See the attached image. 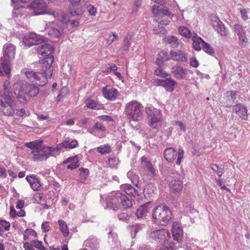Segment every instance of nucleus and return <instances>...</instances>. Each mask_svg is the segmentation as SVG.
<instances>
[{"instance_id":"nucleus-62","label":"nucleus","mask_w":250,"mask_h":250,"mask_svg":"<svg viewBox=\"0 0 250 250\" xmlns=\"http://www.w3.org/2000/svg\"><path fill=\"white\" fill-rule=\"evenodd\" d=\"M216 184L221 187L222 189H226L228 191H229L230 190L227 188L223 184L222 182L220 180H216Z\"/></svg>"},{"instance_id":"nucleus-37","label":"nucleus","mask_w":250,"mask_h":250,"mask_svg":"<svg viewBox=\"0 0 250 250\" xmlns=\"http://www.w3.org/2000/svg\"><path fill=\"white\" fill-rule=\"evenodd\" d=\"M41 71H38L37 72H35L34 74L32 73V77H33L34 78V80H35V83L33 84H32V96H36L38 93H39V89H38V87H37L35 84H37L38 85V86H39V84H38L37 83H39V81H37L35 78V75L36 74H39V73H41ZM43 85H40V86H42Z\"/></svg>"},{"instance_id":"nucleus-9","label":"nucleus","mask_w":250,"mask_h":250,"mask_svg":"<svg viewBox=\"0 0 250 250\" xmlns=\"http://www.w3.org/2000/svg\"><path fill=\"white\" fill-rule=\"evenodd\" d=\"M68 15H63L61 21L57 20L52 23V27L48 31V35L53 38L60 37L64 32L69 21Z\"/></svg>"},{"instance_id":"nucleus-12","label":"nucleus","mask_w":250,"mask_h":250,"mask_svg":"<svg viewBox=\"0 0 250 250\" xmlns=\"http://www.w3.org/2000/svg\"><path fill=\"white\" fill-rule=\"evenodd\" d=\"M6 100L4 102L0 99V113L6 116H12L14 113V103L11 97L5 98Z\"/></svg>"},{"instance_id":"nucleus-54","label":"nucleus","mask_w":250,"mask_h":250,"mask_svg":"<svg viewBox=\"0 0 250 250\" xmlns=\"http://www.w3.org/2000/svg\"><path fill=\"white\" fill-rule=\"evenodd\" d=\"M0 225L6 230H9L10 227V223L4 220H0Z\"/></svg>"},{"instance_id":"nucleus-45","label":"nucleus","mask_w":250,"mask_h":250,"mask_svg":"<svg viewBox=\"0 0 250 250\" xmlns=\"http://www.w3.org/2000/svg\"><path fill=\"white\" fill-rule=\"evenodd\" d=\"M155 74L162 77L163 78H166L168 76H170V75L167 72H166L165 71H164L162 68H158L155 70Z\"/></svg>"},{"instance_id":"nucleus-5","label":"nucleus","mask_w":250,"mask_h":250,"mask_svg":"<svg viewBox=\"0 0 250 250\" xmlns=\"http://www.w3.org/2000/svg\"><path fill=\"white\" fill-rule=\"evenodd\" d=\"M173 215L171 210L166 205L156 207L152 211V218L156 224L166 225L171 221Z\"/></svg>"},{"instance_id":"nucleus-59","label":"nucleus","mask_w":250,"mask_h":250,"mask_svg":"<svg viewBox=\"0 0 250 250\" xmlns=\"http://www.w3.org/2000/svg\"><path fill=\"white\" fill-rule=\"evenodd\" d=\"M98 118L100 120L105 121H112V118L111 116L108 115H103L100 116L98 117Z\"/></svg>"},{"instance_id":"nucleus-64","label":"nucleus","mask_w":250,"mask_h":250,"mask_svg":"<svg viewBox=\"0 0 250 250\" xmlns=\"http://www.w3.org/2000/svg\"><path fill=\"white\" fill-rule=\"evenodd\" d=\"M9 214L10 216L13 218L15 217L17 215V214L16 213V211L14 209V207H10V210Z\"/></svg>"},{"instance_id":"nucleus-49","label":"nucleus","mask_w":250,"mask_h":250,"mask_svg":"<svg viewBox=\"0 0 250 250\" xmlns=\"http://www.w3.org/2000/svg\"><path fill=\"white\" fill-rule=\"evenodd\" d=\"M41 229L43 232H48L50 229V223L48 221L43 222L42 224Z\"/></svg>"},{"instance_id":"nucleus-32","label":"nucleus","mask_w":250,"mask_h":250,"mask_svg":"<svg viewBox=\"0 0 250 250\" xmlns=\"http://www.w3.org/2000/svg\"><path fill=\"white\" fill-rule=\"evenodd\" d=\"M179 34L183 37L189 39L193 36V33L190 30L185 26H180L178 28Z\"/></svg>"},{"instance_id":"nucleus-11","label":"nucleus","mask_w":250,"mask_h":250,"mask_svg":"<svg viewBox=\"0 0 250 250\" xmlns=\"http://www.w3.org/2000/svg\"><path fill=\"white\" fill-rule=\"evenodd\" d=\"M46 3L42 0H35L32 1V14L39 15L44 14L52 15L56 17L58 14L55 11L48 12L46 9Z\"/></svg>"},{"instance_id":"nucleus-22","label":"nucleus","mask_w":250,"mask_h":250,"mask_svg":"<svg viewBox=\"0 0 250 250\" xmlns=\"http://www.w3.org/2000/svg\"><path fill=\"white\" fill-rule=\"evenodd\" d=\"M171 59L174 61L183 62H186L188 61V56L187 54L184 53L182 51L172 50L170 52Z\"/></svg>"},{"instance_id":"nucleus-41","label":"nucleus","mask_w":250,"mask_h":250,"mask_svg":"<svg viewBox=\"0 0 250 250\" xmlns=\"http://www.w3.org/2000/svg\"><path fill=\"white\" fill-rule=\"evenodd\" d=\"M153 32L154 34L157 35H165L167 33V30L164 27L157 25V26L154 27Z\"/></svg>"},{"instance_id":"nucleus-61","label":"nucleus","mask_w":250,"mask_h":250,"mask_svg":"<svg viewBox=\"0 0 250 250\" xmlns=\"http://www.w3.org/2000/svg\"><path fill=\"white\" fill-rule=\"evenodd\" d=\"M6 176L7 174L5 168L3 167H0V177L6 178Z\"/></svg>"},{"instance_id":"nucleus-30","label":"nucleus","mask_w":250,"mask_h":250,"mask_svg":"<svg viewBox=\"0 0 250 250\" xmlns=\"http://www.w3.org/2000/svg\"><path fill=\"white\" fill-rule=\"evenodd\" d=\"M164 157L168 162L172 161L175 157V150L174 148L170 147L166 149L164 152Z\"/></svg>"},{"instance_id":"nucleus-42","label":"nucleus","mask_w":250,"mask_h":250,"mask_svg":"<svg viewBox=\"0 0 250 250\" xmlns=\"http://www.w3.org/2000/svg\"><path fill=\"white\" fill-rule=\"evenodd\" d=\"M41 186V185L38 178L32 175V189L38 190Z\"/></svg>"},{"instance_id":"nucleus-25","label":"nucleus","mask_w":250,"mask_h":250,"mask_svg":"<svg viewBox=\"0 0 250 250\" xmlns=\"http://www.w3.org/2000/svg\"><path fill=\"white\" fill-rule=\"evenodd\" d=\"M85 104L88 108L99 110L103 109L104 106L99 102L92 100L91 98H88L85 100Z\"/></svg>"},{"instance_id":"nucleus-16","label":"nucleus","mask_w":250,"mask_h":250,"mask_svg":"<svg viewBox=\"0 0 250 250\" xmlns=\"http://www.w3.org/2000/svg\"><path fill=\"white\" fill-rule=\"evenodd\" d=\"M156 82L158 85L163 87L168 92H172L176 84V81L170 77L166 79H156Z\"/></svg>"},{"instance_id":"nucleus-33","label":"nucleus","mask_w":250,"mask_h":250,"mask_svg":"<svg viewBox=\"0 0 250 250\" xmlns=\"http://www.w3.org/2000/svg\"><path fill=\"white\" fill-rule=\"evenodd\" d=\"M10 83L8 80L5 81L3 84L4 91L3 93H1V95L0 96L3 97L4 98H8V97H11L12 93L10 90Z\"/></svg>"},{"instance_id":"nucleus-52","label":"nucleus","mask_w":250,"mask_h":250,"mask_svg":"<svg viewBox=\"0 0 250 250\" xmlns=\"http://www.w3.org/2000/svg\"><path fill=\"white\" fill-rule=\"evenodd\" d=\"M87 10L90 15L95 16L97 13V9L92 5L87 6Z\"/></svg>"},{"instance_id":"nucleus-18","label":"nucleus","mask_w":250,"mask_h":250,"mask_svg":"<svg viewBox=\"0 0 250 250\" xmlns=\"http://www.w3.org/2000/svg\"><path fill=\"white\" fill-rule=\"evenodd\" d=\"M211 24L214 29L221 35L227 36L228 34V31L226 29L224 25L218 18L213 17L211 20Z\"/></svg>"},{"instance_id":"nucleus-43","label":"nucleus","mask_w":250,"mask_h":250,"mask_svg":"<svg viewBox=\"0 0 250 250\" xmlns=\"http://www.w3.org/2000/svg\"><path fill=\"white\" fill-rule=\"evenodd\" d=\"M119 164V160L115 157L108 159V165L110 167L116 168Z\"/></svg>"},{"instance_id":"nucleus-40","label":"nucleus","mask_w":250,"mask_h":250,"mask_svg":"<svg viewBox=\"0 0 250 250\" xmlns=\"http://www.w3.org/2000/svg\"><path fill=\"white\" fill-rule=\"evenodd\" d=\"M131 40V36L130 35L127 34L126 36L125 37L123 46V48L124 51H126L128 49L130 45Z\"/></svg>"},{"instance_id":"nucleus-15","label":"nucleus","mask_w":250,"mask_h":250,"mask_svg":"<svg viewBox=\"0 0 250 250\" xmlns=\"http://www.w3.org/2000/svg\"><path fill=\"white\" fill-rule=\"evenodd\" d=\"M102 93L104 97L110 101H114L119 95L118 90L109 85L103 87Z\"/></svg>"},{"instance_id":"nucleus-23","label":"nucleus","mask_w":250,"mask_h":250,"mask_svg":"<svg viewBox=\"0 0 250 250\" xmlns=\"http://www.w3.org/2000/svg\"><path fill=\"white\" fill-rule=\"evenodd\" d=\"M170 192L175 194H179L183 188V182L180 180H174L169 184Z\"/></svg>"},{"instance_id":"nucleus-13","label":"nucleus","mask_w":250,"mask_h":250,"mask_svg":"<svg viewBox=\"0 0 250 250\" xmlns=\"http://www.w3.org/2000/svg\"><path fill=\"white\" fill-rule=\"evenodd\" d=\"M233 32L238 37L239 43L242 46H245L248 42V40L246 37V30L245 28L240 24L235 23L233 25Z\"/></svg>"},{"instance_id":"nucleus-17","label":"nucleus","mask_w":250,"mask_h":250,"mask_svg":"<svg viewBox=\"0 0 250 250\" xmlns=\"http://www.w3.org/2000/svg\"><path fill=\"white\" fill-rule=\"evenodd\" d=\"M152 206L150 202H147L141 206L136 211V215L138 218H142L150 214L152 210Z\"/></svg>"},{"instance_id":"nucleus-58","label":"nucleus","mask_w":250,"mask_h":250,"mask_svg":"<svg viewBox=\"0 0 250 250\" xmlns=\"http://www.w3.org/2000/svg\"><path fill=\"white\" fill-rule=\"evenodd\" d=\"M64 15H68V17H69V15H68V14H65ZM69 21L67 22V23L70 22V25L72 27H77L79 25L80 22H79V21L78 20H74V21H70V18H69Z\"/></svg>"},{"instance_id":"nucleus-26","label":"nucleus","mask_w":250,"mask_h":250,"mask_svg":"<svg viewBox=\"0 0 250 250\" xmlns=\"http://www.w3.org/2000/svg\"><path fill=\"white\" fill-rule=\"evenodd\" d=\"M79 159L77 156H74L72 157H70L65 161H64V164L69 163L67 166L68 169L73 170L77 168L79 165L78 164Z\"/></svg>"},{"instance_id":"nucleus-10","label":"nucleus","mask_w":250,"mask_h":250,"mask_svg":"<svg viewBox=\"0 0 250 250\" xmlns=\"http://www.w3.org/2000/svg\"><path fill=\"white\" fill-rule=\"evenodd\" d=\"M147 238L150 241H156L166 245L170 238V232L167 229L154 230L148 233Z\"/></svg>"},{"instance_id":"nucleus-28","label":"nucleus","mask_w":250,"mask_h":250,"mask_svg":"<svg viewBox=\"0 0 250 250\" xmlns=\"http://www.w3.org/2000/svg\"><path fill=\"white\" fill-rule=\"evenodd\" d=\"M59 228L63 236L66 238L69 236V230L67 225L63 220L58 221Z\"/></svg>"},{"instance_id":"nucleus-3","label":"nucleus","mask_w":250,"mask_h":250,"mask_svg":"<svg viewBox=\"0 0 250 250\" xmlns=\"http://www.w3.org/2000/svg\"><path fill=\"white\" fill-rule=\"evenodd\" d=\"M120 203L125 208H129L132 206V201L126 196L118 191L112 192L106 197L105 208L117 211Z\"/></svg>"},{"instance_id":"nucleus-4","label":"nucleus","mask_w":250,"mask_h":250,"mask_svg":"<svg viewBox=\"0 0 250 250\" xmlns=\"http://www.w3.org/2000/svg\"><path fill=\"white\" fill-rule=\"evenodd\" d=\"M143 108L142 105L135 100L132 101L126 104L125 113L129 120L130 125L133 127H136V122L142 118Z\"/></svg>"},{"instance_id":"nucleus-48","label":"nucleus","mask_w":250,"mask_h":250,"mask_svg":"<svg viewBox=\"0 0 250 250\" xmlns=\"http://www.w3.org/2000/svg\"><path fill=\"white\" fill-rule=\"evenodd\" d=\"M210 167L212 170L216 172L217 174L219 176L221 177L222 175V168H220L218 166L215 164H212L210 166Z\"/></svg>"},{"instance_id":"nucleus-29","label":"nucleus","mask_w":250,"mask_h":250,"mask_svg":"<svg viewBox=\"0 0 250 250\" xmlns=\"http://www.w3.org/2000/svg\"><path fill=\"white\" fill-rule=\"evenodd\" d=\"M144 228V225L139 224L135 225L129 226L127 228V229L130 232L131 237L134 238L135 237L137 233L142 230Z\"/></svg>"},{"instance_id":"nucleus-1","label":"nucleus","mask_w":250,"mask_h":250,"mask_svg":"<svg viewBox=\"0 0 250 250\" xmlns=\"http://www.w3.org/2000/svg\"><path fill=\"white\" fill-rule=\"evenodd\" d=\"M54 49L53 46L47 43L42 44L37 49L38 54L45 57L38 63V65L41 68V72L36 74L34 76L39 81V83H37L39 85H45L47 83L48 78L52 75L50 66L54 62V56L52 55Z\"/></svg>"},{"instance_id":"nucleus-31","label":"nucleus","mask_w":250,"mask_h":250,"mask_svg":"<svg viewBox=\"0 0 250 250\" xmlns=\"http://www.w3.org/2000/svg\"><path fill=\"white\" fill-rule=\"evenodd\" d=\"M163 40L166 43L169 44L173 48H176L179 45L177 38L174 36H168L167 37H165L163 39Z\"/></svg>"},{"instance_id":"nucleus-24","label":"nucleus","mask_w":250,"mask_h":250,"mask_svg":"<svg viewBox=\"0 0 250 250\" xmlns=\"http://www.w3.org/2000/svg\"><path fill=\"white\" fill-rule=\"evenodd\" d=\"M192 39L193 41L192 46L194 49L197 51L201 50L204 41L201 37L198 36L197 34L194 32Z\"/></svg>"},{"instance_id":"nucleus-56","label":"nucleus","mask_w":250,"mask_h":250,"mask_svg":"<svg viewBox=\"0 0 250 250\" xmlns=\"http://www.w3.org/2000/svg\"><path fill=\"white\" fill-rule=\"evenodd\" d=\"M190 64L193 67L196 68L199 66V62L195 58H192L190 60Z\"/></svg>"},{"instance_id":"nucleus-6","label":"nucleus","mask_w":250,"mask_h":250,"mask_svg":"<svg viewBox=\"0 0 250 250\" xmlns=\"http://www.w3.org/2000/svg\"><path fill=\"white\" fill-rule=\"evenodd\" d=\"M3 56L1 65L6 75L9 77L11 71V62L16 54V47L11 44H6L3 47Z\"/></svg>"},{"instance_id":"nucleus-55","label":"nucleus","mask_w":250,"mask_h":250,"mask_svg":"<svg viewBox=\"0 0 250 250\" xmlns=\"http://www.w3.org/2000/svg\"><path fill=\"white\" fill-rule=\"evenodd\" d=\"M240 13L241 18L244 21H246L248 19L247 11L245 9H240Z\"/></svg>"},{"instance_id":"nucleus-57","label":"nucleus","mask_w":250,"mask_h":250,"mask_svg":"<svg viewBox=\"0 0 250 250\" xmlns=\"http://www.w3.org/2000/svg\"><path fill=\"white\" fill-rule=\"evenodd\" d=\"M118 218L120 220L126 221L129 220V216L126 213H122L118 215Z\"/></svg>"},{"instance_id":"nucleus-2","label":"nucleus","mask_w":250,"mask_h":250,"mask_svg":"<svg viewBox=\"0 0 250 250\" xmlns=\"http://www.w3.org/2000/svg\"><path fill=\"white\" fill-rule=\"evenodd\" d=\"M42 139L32 141V157L35 161L45 160L53 156L56 151L60 150L62 147L72 149L78 146V142L76 140L71 142L64 141L58 144L56 147L42 146Z\"/></svg>"},{"instance_id":"nucleus-19","label":"nucleus","mask_w":250,"mask_h":250,"mask_svg":"<svg viewBox=\"0 0 250 250\" xmlns=\"http://www.w3.org/2000/svg\"><path fill=\"white\" fill-rule=\"evenodd\" d=\"M171 232L174 240L180 242L183 237V230L181 225L177 222L172 224Z\"/></svg>"},{"instance_id":"nucleus-38","label":"nucleus","mask_w":250,"mask_h":250,"mask_svg":"<svg viewBox=\"0 0 250 250\" xmlns=\"http://www.w3.org/2000/svg\"><path fill=\"white\" fill-rule=\"evenodd\" d=\"M202 49L207 53L209 55H213L214 51L213 48L210 44L206 42L205 41L202 45Z\"/></svg>"},{"instance_id":"nucleus-34","label":"nucleus","mask_w":250,"mask_h":250,"mask_svg":"<svg viewBox=\"0 0 250 250\" xmlns=\"http://www.w3.org/2000/svg\"><path fill=\"white\" fill-rule=\"evenodd\" d=\"M105 130V127L101 123H97L95 124L94 126L91 129V133L94 135H98L99 132H104Z\"/></svg>"},{"instance_id":"nucleus-47","label":"nucleus","mask_w":250,"mask_h":250,"mask_svg":"<svg viewBox=\"0 0 250 250\" xmlns=\"http://www.w3.org/2000/svg\"><path fill=\"white\" fill-rule=\"evenodd\" d=\"M159 57L162 60V61H167L171 59L170 55L168 56L166 51H162L158 55Z\"/></svg>"},{"instance_id":"nucleus-46","label":"nucleus","mask_w":250,"mask_h":250,"mask_svg":"<svg viewBox=\"0 0 250 250\" xmlns=\"http://www.w3.org/2000/svg\"><path fill=\"white\" fill-rule=\"evenodd\" d=\"M184 150L182 147H179L178 151V157L176 161V164L179 165L183 158Z\"/></svg>"},{"instance_id":"nucleus-50","label":"nucleus","mask_w":250,"mask_h":250,"mask_svg":"<svg viewBox=\"0 0 250 250\" xmlns=\"http://www.w3.org/2000/svg\"><path fill=\"white\" fill-rule=\"evenodd\" d=\"M33 246L40 250H44L45 249L42 245V243L39 241H32V247Z\"/></svg>"},{"instance_id":"nucleus-21","label":"nucleus","mask_w":250,"mask_h":250,"mask_svg":"<svg viewBox=\"0 0 250 250\" xmlns=\"http://www.w3.org/2000/svg\"><path fill=\"white\" fill-rule=\"evenodd\" d=\"M171 73L176 79L182 80L185 79L187 75V70L180 65H176L172 67Z\"/></svg>"},{"instance_id":"nucleus-44","label":"nucleus","mask_w":250,"mask_h":250,"mask_svg":"<svg viewBox=\"0 0 250 250\" xmlns=\"http://www.w3.org/2000/svg\"><path fill=\"white\" fill-rule=\"evenodd\" d=\"M31 38L30 35L25 36L22 40V45L25 48H29L31 45Z\"/></svg>"},{"instance_id":"nucleus-27","label":"nucleus","mask_w":250,"mask_h":250,"mask_svg":"<svg viewBox=\"0 0 250 250\" xmlns=\"http://www.w3.org/2000/svg\"><path fill=\"white\" fill-rule=\"evenodd\" d=\"M121 188L126 194L131 196H135L138 195V191L129 184L122 185Z\"/></svg>"},{"instance_id":"nucleus-53","label":"nucleus","mask_w":250,"mask_h":250,"mask_svg":"<svg viewBox=\"0 0 250 250\" xmlns=\"http://www.w3.org/2000/svg\"><path fill=\"white\" fill-rule=\"evenodd\" d=\"M42 199L41 194L39 192H37L34 194L33 198H32V202L39 203Z\"/></svg>"},{"instance_id":"nucleus-8","label":"nucleus","mask_w":250,"mask_h":250,"mask_svg":"<svg viewBox=\"0 0 250 250\" xmlns=\"http://www.w3.org/2000/svg\"><path fill=\"white\" fill-rule=\"evenodd\" d=\"M146 113L148 116V125L152 128L160 127L163 123V117L161 111L154 107H146Z\"/></svg>"},{"instance_id":"nucleus-20","label":"nucleus","mask_w":250,"mask_h":250,"mask_svg":"<svg viewBox=\"0 0 250 250\" xmlns=\"http://www.w3.org/2000/svg\"><path fill=\"white\" fill-rule=\"evenodd\" d=\"M233 111L237 114L239 117L244 120L248 119V109L246 106L241 104H235L233 107Z\"/></svg>"},{"instance_id":"nucleus-14","label":"nucleus","mask_w":250,"mask_h":250,"mask_svg":"<svg viewBox=\"0 0 250 250\" xmlns=\"http://www.w3.org/2000/svg\"><path fill=\"white\" fill-rule=\"evenodd\" d=\"M15 94L21 103H24L30 99V95L24 90L21 83H15L13 85Z\"/></svg>"},{"instance_id":"nucleus-51","label":"nucleus","mask_w":250,"mask_h":250,"mask_svg":"<svg viewBox=\"0 0 250 250\" xmlns=\"http://www.w3.org/2000/svg\"><path fill=\"white\" fill-rule=\"evenodd\" d=\"M110 237H112V243L114 244H116L117 246H120V243H118L117 241V236L115 234H113L111 232H109L108 233V238L110 239Z\"/></svg>"},{"instance_id":"nucleus-63","label":"nucleus","mask_w":250,"mask_h":250,"mask_svg":"<svg viewBox=\"0 0 250 250\" xmlns=\"http://www.w3.org/2000/svg\"><path fill=\"white\" fill-rule=\"evenodd\" d=\"M24 204V201L22 200L19 199L18 200L17 204L16 205V208L18 209H21L23 208Z\"/></svg>"},{"instance_id":"nucleus-7","label":"nucleus","mask_w":250,"mask_h":250,"mask_svg":"<svg viewBox=\"0 0 250 250\" xmlns=\"http://www.w3.org/2000/svg\"><path fill=\"white\" fill-rule=\"evenodd\" d=\"M152 12L154 15L155 21L160 25H167L169 23V20L172 19L174 15L167 7L154 5Z\"/></svg>"},{"instance_id":"nucleus-35","label":"nucleus","mask_w":250,"mask_h":250,"mask_svg":"<svg viewBox=\"0 0 250 250\" xmlns=\"http://www.w3.org/2000/svg\"><path fill=\"white\" fill-rule=\"evenodd\" d=\"M156 190V187L152 184H149L146 185L144 189V193L145 195H147L148 197L151 195Z\"/></svg>"},{"instance_id":"nucleus-36","label":"nucleus","mask_w":250,"mask_h":250,"mask_svg":"<svg viewBox=\"0 0 250 250\" xmlns=\"http://www.w3.org/2000/svg\"><path fill=\"white\" fill-rule=\"evenodd\" d=\"M141 162L143 165L145 166L152 174H154V170L152 167V164L149 161H148L147 158L146 157L143 156L142 157Z\"/></svg>"},{"instance_id":"nucleus-39","label":"nucleus","mask_w":250,"mask_h":250,"mask_svg":"<svg viewBox=\"0 0 250 250\" xmlns=\"http://www.w3.org/2000/svg\"><path fill=\"white\" fill-rule=\"evenodd\" d=\"M97 149L98 152L104 155L109 153L111 151L110 146L108 145L100 146Z\"/></svg>"},{"instance_id":"nucleus-60","label":"nucleus","mask_w":250,"mask_h":250,"mask_svg":"<svg viewBox=\"0 0 250 250\" xmlns=\"http://www.w3.org/2000/svg\"><path fill=\"white\" fill-rule=\"evenodd\" d=\"M31 235V229H26L24 232L23 239L26 240L28 239L29 235Z\"/></svg>"}]
</instances>
